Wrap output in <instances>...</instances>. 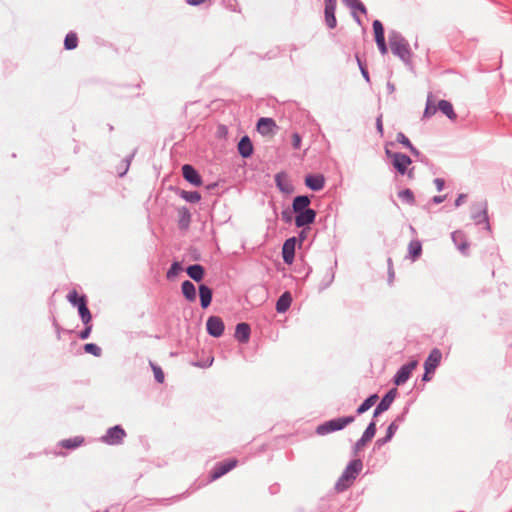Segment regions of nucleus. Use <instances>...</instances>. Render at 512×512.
<instances>
[{
  "label": "nucleus",
  "instance_id": "nucleus-1",
  "mask_svg": "<svg viewBox=\"0 0 512 512\" xmlns=\"http://www.w3.org/2000/svg\"><path fill=\"white\" fill-rule=\"evenodd\" d=\"M389 45L394 55L399 57L406 65L411 64L412 52L408 41L398 31L389 33Z\"/></svg>",
  "mask_w": 512,
  "mask_h": 512
},
{
  "label": "nucleus",
  "instance_id": "nucleus-2",
  "mask_svg": "<svg viewBox=\"0 0 512 512\" xmlns=\"http://www.w3.org/2000/svg\"><path fill=\"white\" fill-rule=\"evenodd\" d=\"M362 468L363 463L361 459L351 460L342 472L341 476L336 481L335 490L338 492H343L348 489L358 474L361 472Z\"/></svg>",
  "mask_w": 512,
  "mask_h": 512
},
{
  "label": "nucleus",
  "instance_id": "nucleus-3",
  "mask_svg": "<svg viewBox=\"0 0 512 512\" xmlns=\"http://www.w3.org/2000/svg\"><path fill=\"white\" fill-rule=\"evenodd\" d=\"M385 154L388 158L392 159L393 167L399 174H407L410 179L414 178V169L412 168L408 170V166L412 163V160L408 155L400 152H392L387 148L385 149Z\"/></svg>",
  "mask_w": 512,
  "mask_h": 512
},
{
  "label": "nucleus",
  "instance_id": "nucleus-4",
  "mask_svg": "<svg viewBox=\"0 0 512 512\" xmlns=\"http://www.w3.org/2000/svg\"><path fill=\"white\" fill-rule=\"evenodd\" d=\"M355 421V416H345V417H339L334 418L329 421H326L322 424H320L316 428V432L319 435H326L335 431L342 430L347 425L353 423Z\"/></svg>",
  "mask_w": 512,
  "mask_h": 512
},
{
  "label": "nucleus",
  "instance_id": "nucleus-5",
  "mask_svg": "<svg viewBox=\"0 0 512 512\" xmlns=\"http://www.w3.org/2000/svg\"><path fill=\"white\" fill-rule=\"evenodd\" d=\"M126 431L121 425L110 427L101 437V441L107 445L115 446L123 443L126 437Z\"/></svg>",
  "mask_w": 512,
  "mask_h": 512
},
{
  "label": "nucleus",
  "instance_id": "nucleus-6",
  "mask_svg": "<svg viewBox=\"0 0 512 512\" xmlns=\"http://www.w3.org/2000/svg\"><path fill=\"white\" fill-rule=\"evenodd\" d=\"M471 217L473 218L477 225L484 223L485 228L487 230H490V224L488 220V208L486 201H482L473 205Z\"/></svg>",
  "mask_w": 512,
  "mask_h": 512
},
{
  "label": "nucleus",
  "instance_id": "nucleus-7",
  "mask_svg": "<svg viewBox=\"0 0 512 512\" xmlns=\"http://www.w3.org/2000/svg\"><path fill=\"white\" fill-rule=\"evenodd\" d=\"M236 465L237 460L235 459H229L223 462L216 463L210 472V480H217L218 478L222 477L223 475L231 471Z\"/></svg>",
  "mask_w": 512,
  "mask_h": 512
},
{
  "label": "nucleus",
  "instance_id": "nucleus-8",
  "mask_svg": "<svg viewBox=\"0 0 512 512\" xmlns=\"http://www.w3.org/2000/svg\"><path fill=\"white\" fill-rule=\"evenodd\" d=\"M417 364L418 362L416 360H412L402 365L393 377L394 384L397 386L404 384L410 378V375L416 368Z\"/></svg>",
  "mask_w": 512,
  "mask_h": 512
},
{
  "label": "nucleus",
  "instance_id": "nucleus-9",
  "mask_svg": "<svg viewBox=\"0 0 512 512\" xmlns=\"http://www.w3.org/2000/svg\"><path fill=\"white\" fill-rule=\"evenodd\" d=\"M376 434V424L374 421H371L366 427L360 439L356 441L353 446V453L357 455L358 452L369 442Z\"/></svg>",
  "mask_w": 512,
  "mask_h": 512
},
{
  "label": "nucleus",
  "instance_id": "nucleus-10",
  "mask_svg": "<svg viewBox=\"0 0 512 512\" xmlns=\"http://www.w3.org/2000/svg\"><path fill=\"white\" fill-rule=\"evenodd\" d=\"M224 329V322L219 316H210L207 319L206 330L210 336L219 338L223 335Z\"/></svg>",
  "mask_w": 512,
  "mask_h": 512
},
{
  "label": "nucleus",
  "instance_id": "nucleus-11",
  "mask_svg": "<svg viewBox=\"0 0 512 512\" xmlns=\"http://www.w3.org/2000/svg\"><path fill=\"white\" fill-rule=\"evenodd\" d=\"M324 4L325 24L329 29H334L337 26V19L335 16L337 0H324Z\"/></svg>",
  "mask_w": 512,
  "mask_h": 512
},
{
  "label": "nucleus",
  "instance_id": "nucleus-12",
  "mask_svg": "<svg viewBox=\"0 0 512 512\" xmlns=\"http://www.w3.org/2000/svg\"><path fill=\"white\" fill-rule=\"evenodd\" d=\"M316 216L317 213L312 208L297 212L295 213V226L297 228L309 226L310 224L314 223Z\"/></svg>",
  "mask_w": 512,
  "mask_h": 512
},
{
  "label": "nucleus",
  "instance_id": "nucleus-13",
  "mask_svg": "<svg viewBox=\"0 0 512 512\" xmlns=\"http://www.w3.org/2000/svg\"><path fill=\"white\" fill-rule=\"evenodd\" d=\"M397 394V389L392 388L390 389L381 399V401L378 403L376 408L374 409L373 417L379 416L381 413L388 410L393 403L395 396Z\"/></svg>",
  "mask_w": 512,
  "mask_h": 512
},
{
  "label": "nucleus",
  "instance_id": "nucleus-14",
  "mask_svg": "<svg viewBox=\"0 0 512 512\" xmlns=\"http://www.w3.org/2000/svg\"><path fill=\"white\" fill-rule=\"evenodd\" d=\"M276 187L284 194H291L294 191V186L291 183L288 175L285 172H279L275 175Z\"/></svg>",
  "mask_w": 512,
  "mask_h": 512
},
{
  "label": "nucleus",
  "instance_id": "nucleus-15",
  "mask_svg": "<svg viewBox=\"0 0 512 512\" xmlns=\"http://www.w3.org/2000/svg\"><path fill=\"white\" fill-rule=\"evenodd\" d=\"M183 178L194 186H200L202 184V178L197 170L190 164L182 166Z\"/></svg>",
  "mask_w": 512,
  "mask_h": 512
},
{
  "label": "nucleus",
  "instance_id": "nucleus-16",
  "mask_svg": "<svg viewBox=\"0 0 512 512\" xmlns=\"http://www.w3.org/2000/svg\"><path fill=\"white\" fill-rule=\"evenodd\" d=\"M451 238H452L453 243L458 248V250L463 255H468L469 242L467 240L465 233L461 230H456V231L452 232Z\"/></svg>",
  "mask_w": 512,
  "mask_h": 512
},
{
  "label": "nucleus",
  "instance_id": "nucleus-17",
  "mask_svg": "<svg viewBox=\"0 0 512 512\" xmlns=\"http://www.w3.org/2000/svg\"><path fill=\"white\" fill-rule=\"evenodd\" d=\"M442 359V352L438 348H434L430 351L427 359L424 363V369L427 372H434L438 367Z\"/></svg>",
  "mask_w": 512,
  "mask_h": 512
},
{
  "label": "nucleus",
  "instance_id": "nucleus-18",
  "mask_svg": "<svg viewBox=\"0 0 512 512\" xmlns=\"http://www.w3.org/2000/svg\"><path fill=\"white\" fill-rule=\"evenodd\" d=\"M305 185L312 191H320L325 186L323 174H308L305 177Z\"/></svg>",
  "mask_w": 512,
  "mask_h": 512
},
{
  "label": "nucleus",
  "instance_id": "nucleus-19",
  "mask_svg": "<svg viewBox=\"0 0 512 512\" xmlns=\"http://www.w3.org/2000/svg\"><path fill=\"white\" fill-rule=\"evenodd\" d=\"M296 238H288L282 247V257L286 264H291L295 256Z\"/></svg>",
  "mask_w": 512,
  "mask_h": 512
},
{
  "label": "nucleus",
  "instance_id": "nucleus-20",
  "mask_svg": "<svg viewBox=\"0 0 512 512\" xmlns=\"http://www.w3.org/2000/svg\"><path fill=\"white\" fill-rule=\"evenodd\" d=\"M250 335L251 328L248 323L241 322L236 325L234 336L237 339V341H239L240 343H247L250 339Z\"/></svg>",
  "mask_w": 512,
  "mask_h": 512
},
{
  "label": "nucleus",
  "instance_id": "nucleus-21",
  "mask_svg": "<svg viewBox=\"0 0 512 512\" xmlns=\"http://www.w3.org/2000/svg\"><path fill=\"white\" fill-rule=\"evenodd\" d=\"M276 127V122L272 118L261 117L257 122V130L262 135L272 133Z\"/></svg>",
  "mask_w": 512,
  "mask_h": 512
},
{
  "label": "nucleus",
  "instance_id": "nucleus-22",
  "mask_svg": "<svg viewBox=\"0 0 512 512\" xmlns=\"http://www.w3.org/2000/svg\"><path fill=\"white\" fill-rule=\"evenodd\" d=\"M199 297H200V305L203 309H206L210 306L213 297V291L210 287L205 284H200L198 287Z\"/></svg>",
  "mask_w": 512,
  "mask_h": 512
},
{
  "label": "nucleus",
  "instance_id": "nucleus-23",
  "mask_svg": "<svg viewBox=\"0 0 512 512\" xmlns=\"http://www.w3.org/2000/svg\"><path fill=\"white\" fill-rule=\"evenodd\" d=\"M237 148L243 158H249L253 154V144L247 135L240 139Z\"/></svg>",
  "mask_w": 512,
  "mask_h": 512
},
{
  "label": "nucleus",
  "instance_id": "nucleus-24",
  "mask_svg": "<svg viewBox=\"0 0 512 512\" xmlns=\"http://www.w3.org/2000/svg\"><path fill=\"white\" fill-rule=\"evenodd\" d=\"M346 5L352 10V16L355 19V21L361 25V19L356 14V11H359L363 14L367 13L365 5L360 0H344Z\"/></svg>",
  "mask_w": 512,
  "mask_h": 512
},
{
  "label": "nucleus",
  "instance_id": "nucleus-25",
  "mask_svg": "<svg viewBox=\"0 0 512 512\" xmlns=\"http://www.w3.org/2000/svg\"><path fill=\"white\" fill-rule=\"evenodd\" d=\"M310 203H311V200H310L309 196H307V195L296 196L292 202L293 212L297 213V212H301L303 210L310 208L309 207Z\"/></svg>",
  "mask_w": 512,
  "mask_h": 512
},
{
  "label": "nucleus",
  "instance_id": "nucleus-26",
  "mask_svg": "<svg viewBox=\"0 0 512 512\" xmlns=\"http://www.w3.org/2000/svg\"><path fill=\"white\" fill-rule=\"evenodd\" d=\"M292 296L290 292L286 291L278 298L276 302V311L278 313H285L291 306Z\"/></svg>",
  "mask_w": 512,
  "mask_h": 512
},
{
  "label": "nucleus",
  "instance_id": "nucleus-27",
  "mask_svg": "<svg viewBox=\"0 0 512 512\" xmlns=\"http://www.w3.org/2000/svg\"><path fill=\"white\" fill-rule=\"evenodd\" d=\"M187 275L193 279L195 282L202 281L205 270L204 267L200 264H193L186 268Z\"/></svg>",
  "mask_w": 512,
  "mask_h": 512
},
{
  "label": "nucleus",
  "instance_id": "nucleus-28",
  "mask_svg": "<svg viewBox=\"0 0 512 512\" xmlns=\"http://www.w3.org/2000/svg\"><path fill=\"white\" fill-rule=\"evenodd\" d=\"M181 290L185 299L189 302H193L196 300V288L195 285L189 281L185 280L181 284Z\"/></svg>",
  "mask_w": 512,
  "mask_h": 512
},
{
  "label": "nucleus",
  "instance_id": "nucleus-29",
  "mask_svg": "<svg viewBox=\"0 0 512 512\" xmlns=\"http://www.w3.org/2000/svg\"><path fill=\"white\" fill-rule=\"evenodd\" d=\"M178 226L181 230H187L191 222V213L187 207L178 210Z\"/></svg>",
  "mask_w": 512,
  "mask_h": 512
},
{
  "label": "nucleus",
  "instance_id": "nucleus-30",
  "mask_svg": "<svg viewBox=\"0 0 512 512\" xmlns=\"http://www.w3.org/2000/svg\"><path fill=\"white\" fill-rule=\"evenodd\" d=\"M438 110H440L448 119L454 121L457 118V114L454 111L453 105L447 100H440L438 102Z\"/></svg>",
  "mask_w": 512,
  "mask_h": 512
},
{
  "label": "nucleus",
  "instance_id": "nucleus-31",
  "mask_svg": "<svg viewBox=\"0 0 512 512\" xmlns=\"http://www.w3.org/2000/svg\"><path fill=\"white\" fill-rule=\"evenodd\" d=\"M377 399H378V395L377 394L370 395L368 398H366L362 402V404H360V406L356 410V413L358 415H361V414L365 413L366 411H368L376 403Z\"/></svg>",
  "mask_w": 512,
  "mask_h": 512
},
{
  "label": "nucleus",
  "instance_id": "nucleus-32",
  "mask_svg": "<svg viewBox=\"0 0 512 512\" xmlns=\"http://www.w3.org/2000/svg\"><path fill=\"white\" fill-rule=\"evenodd\" d=\"M409 256L415 260L422 253V244L418 240H412L408 245Z\"/></svg>",
  "mask_w": 512,
  "mask_h": 512
},
{
  "label": "nucleus",
  "instance_id": "nucleus-33",
  "mask_svg": "<svg viewBox=\"0 0 512 512\" xmlns=\"http://www.w3.org/2000/svg\"><path fill=\"white\" fill-rule=\"evenodd\" d=\"M84 442V438L80 436H76L69 439H64L61 441V446L67 449H74L82 445Z\"/></svg>",
  "mask_w": 512,
  "mask_h": 512
},
{
  "label": "nucleus",
  "instance_id": "nucleus-34",
  "mask_svg": "<svg viewBox=\"0 0 512 512\" xmlns=\"http://www.w3.org/2000/svg\"><path fill=\"white\" fill-rule=\"evenodd\" d=\"M78 46V37L74 32H69L66 34L64 39V47L66 50H73Z\"/></svg>",
  "mask_w": 512,
  "mask_h": 512
},
{
  "label": "nucleus",
  "instance_id": "nucleus-35",
  "mask_svg": "<svg viewBox=\"0 0 512 512\" xmlns=\"http://www.w3.org/2000/svg\"><path fill=\"white\" fill-rule=\"evenodd\" d=\"M398 197L400 198L401 201H403L409 205L415 204L414 193L411 189L406 188L404 190L399 191Z\"/></svg>",
  "mask_w": 512,
  "mask_h": 512
},
{
  "label": "nucleus",
  "instance_id": "nucleus-36",
  "mask_svg": "<svg viewBox=\"0 0 512 512\" xmlns=\"http://www.w3.org/2000/svg\"><path fill=\"white\" fill-rule=\"evenodd\" d=\"M181 198L189 203H197L201 199V195L197 191H185L182 190L180 193Z\"/></svg>",
  "mask_w": 512,
  "mask_h": 512
},
{
  "label": "nucleus",
  "instance_id": "nucleus-37",
  "mask_svg": "<svg viewBox=\"0 0 512 512\" xmlns=\"http://www.w3.org/2000/svg\"><path fill=\"white\" fill-rule=\"evenodd\" d=\"M78 313L83 324L91 323L92 315L87 305H81V308L78 309Z\"/></svg>",
  "mask_w": 512,
  "mask_h": 512
},
{
  "label": "nucleus",
  "instance_id": "nucleus-38",
  "mask_svg": "<svg viewBox=\"0 0 512 512\" xmlns=\"http://www.w3.org/2000/svg\"><path fill=\"white\" fill-rule=\"evenodd\" d=\"M438 110V105L436 106L431 100L430 97L427 99L426 107L423 113L424 118L432 117L436 111Z\"/></svg>",
  "mask_w": 512,
  "mask_h": 512
},
{
  "label": "nucleus",
  "instance_id": "nucleus-39",
  "mask_svg": "<svg viewBox=\"0 0 512 512\" xmlns=\"http://www.w3.org/2000/svg\"><path fill=\"white\" fill-rule=\"evenodd\" d=\"M84 351L93 356L99 357L102 354V349L95 343H87L84 345Z\"/></svg>",
  "mask_w": 512,
  "mask_h": 512
},
{
  "label": "nucleus",
  "instance_id": "nucleus-40",
  "mask_svg": "<svg viewBox=\"0 0 512 512\" xmlns=\"http://www.w3.org/2000/svg\"><path fill=\"white\" fill-rule=\"evenodd\" d=\"M150 366L154 373V378L158 383L164 382V372L162 368L156 364H154L152 361H150Z\"/></svg>",
  "mask_w": 512,
  "mask_h": 512
},
{
  "label": "nucleus",
  "instance_id": "nucleus-41",
  "mask_svg": "<svg viewBox=\"0 0 512 512\" xmlns=\"http://www.w3.org/2000/svg\"><path fill=\"white\" fill-rule=\"evenodd\" d=\"M181 270H182L181 264L179 262L175 261L171 264L169 270L167 271L166 276L168 279H172L175 276H177Z\"/></svg>",
  "mask_w": 512,
  "mask_h": 512
},
{
  "label": "nucleus",
  "instance_id": "nucleus-42",
  "mask_svg": "<svg viewBox=\"0 0 512 512\" xmlns=\"http://www.w3.org/2000/svg\"><path fill=\"white\" fill-rule=\"evenodd\" d=\"M372 26H373L375 38L385 37L384 27H383L381 21L374 20Z\"/></svg>",
  "mask_w": 512,
  "mask_h": 512
},
{
  "label": "nucleus",
  "instance_id": "nucleus-43",
  "mask_svg": "<svg viewBox=\"0 0 512 512\" xmlns=\"http://www.w3.org/2000/svg\"><path fill=\"white\" fill-rule=\"evenodd\" d=\"M396 141L408 149L413 145L409 138L403 132L397 133Z\"/></svg>",
  "mask_w": 512,
  "mask_h": 512
},
{
  "label": "nucleus",
  "instance_id": "nucleus-44",
  "mask_svg": "<svg viewBox=\"0 0 512 512\" xmlns=\"http://www.w3.org/2000/svg\"><path fill=\"white\" fill-rule=\"evenodd\" d=\"M375 42L377 44L379 52L382 55L387 54L388 48H387V45H386L385 37L375 38Z\"/></svg>",
  "mask_w": 512,
  "mask_h": 512
},
{
  "label": "nucleus",
  "instance_id": "nucleus-45",
  "mask_svg": "<svg viewBox=\"0 0 512 512\" xmlns=\"http://www.w3.org/2000/svg\"><path fill=\"white\" fill-rule=\"evenodd\" d=\"M356 59L363 78L366 80V82H370L369 72L365 64L361 61V59L358 56H356Z\"/></svg>",
  "mask_w": 512,
  "mask_h": 512
},
{
  "label": "nucleus",
  "instance_id": "nucleus-46",
  "mask_svg": "<svg viewBox=\"0 0 512 512\" xmlns=\"http://www.w3.org/2000/svg\"><path fill=\"white\" fill-rule=\"evenodd\" d=\"M291 140H292V142H291L292 147L295 150H298L301 148L302 138L299 133H297V132L293 133L291 136Z\"/></svg>",
  "mask_w": 512,
  "mask_h": 512
},
{
  "label": "nucleus",
  "instance_id": "nucleus-47",
  "mask_svg": "<svg viewBox=\"0 0 512 512\" xmlns=\"http://www.w3.org/2000/svg\"><path fill=\"white\" fill-rule=\"evenodd\" d=\"M84 329L79 333V338L82 339V340H85L87 338H89L90 334H91V331H92V324L91 323H88V324H84Z\"/></svg>",
  "mask_w": 512,
  "mask_h": 512
},
{
  "label": "nucleus",
  "instance_id": "nucleus-48",
  "mask_svg": "<svg viewBox=\"0 0 512 512\" xmlns=\"http://www.w3.org/2000/svg\"><path fill=\"white\" fill-rule=\"evenodd\" d=\"M293 209L290 210V209H284L282 212H281V218L282 220L285 222V223H291L292 219H293Z\"/></svg>",
  "mask_w": 512,
  "mask_h": 512
},
{
  "label": "nucleus",
  "instance_id": "nucleus-49",
  "mask_svg": "<svg viewBox=\"0 0 512 512\" xmlns=\"http://www.w3.org/2000/svg\"><path fill=\"white\" fill-rule=\"evenodd\" d=\"M398 428L399 426L396 422H391L387 428L386 436L392 439L395 433L397 432Z\"/></svg>",
  "mask_w": 512,
  "mask_h": 512
},
{
  "label": "nucleus",
  "instance_id": "nucleus-50",
  "mask_svg": "<svg viewBox=\"0 0 512 512\" xmlns=\"http://www.w3.org/2000/svg\"><path fill=\"white\" fill-rule=\"evenodd\" d=\"M226 7L234 12H240V7L237 0H227Z\"/></svg>",
  "mask_w": 512,
  "mask_h": 512
},
{
  "label": "nucleus",
  "instance_id": "nucleus-51",
  "mask_svg": "<svg viewBox=\"0 0 512 512\" xmlns=\"http://www.w3.org/2000/svg\"><path fill=\"white\" fill-rule=\"evenodd\" d=\"M408 413V408H405L392 422H396L398 426L405 421L406 415Z\"/></svg>",
  "mask_w": 512,
  "mask_h": 512
},
{
  "label": "nucleus",
  "instance_id": "nucleus-52",
  "mask_svg": "<svg viewBox=\"0 0 512 512\" xmlns=\"http://www.w3.org/2000/svg\"><path fill=\"white\" fill-rule=\"evenodd\" d=\"M79 295L76 290H72L67 294V300L71 303V305H74L77 299H79Z\"/></svg>",
  "mask_w": 512,
  "mask_h": 512
},
{
  "label": "nucleus",
  "instance_id": "nucleus-53",
  "mask_svg": "<svg viewBox=\"0 0 512 512\" xmlns=\"http://www.w3.org/2000/svg\"><path fill=\"white\" fill-rule=\"evenodd\" d=\"M434 184L436 186L437 191L440 192V191H442L444 189L445 181L442 178H435L434 179Z\"/></svg>",
  "mask_w": 512,
  "mask_h": 512
},
{
  "label": "nucleus",
  "instance_id": "nucleus-54",
  "mask_svg": "<svg viewBox=\"0 0 512 512\" xmlns=\"http://www.w3.org/2000/svg\"><path fill=\"white\" fill-rule=\"evenodd\" d=\"M391 439L388 437V436H384L382 438H378L375 442V446H377L378 448L382 447L383 445H385L386 443H388Z\"/></svg>",
  "mask_w": 512,
  "mask_h": 512
},
{
  "label": "nucleus",
  "instance_id": "nucleus-55",
  "mask_svg": "<svg viewBox=\"0 0 512 512\" xmlns=\"http://www.w3.org/2000/svg\"><path fill=\"white\" fill-rule=\"evenodd\" d=\"M83 304L87 305V297H86V295H81L79 297V299H77V301L75 302V304L73 306H76L77 309H79V308H81V305H83Z\"/></svg>",
  "mask_w": 512,
  "mask_h": 512
},
{
  "label": "nucleus",
  "instance_id": "nucleus-56",
  "mask_svg": "<svg viewBox=\"0 0 512 512\" xmlns=\"http://www.w3.org/2000/svg\"><path fill=\"white\" fill-rule=\"evenodd\" d=\"M376 128L377 131L383 135V123H382V116L377 117L376 119Z\"/></svg>",
  "mask_w": 512,
  "mask_h": 512
},
{
  "label": "nucleus",
  "instance_id": "nucleus-57",
  "mask_svg": "<svg viewBox=\"0 0 512 512\" xmlns=\"http://www.w3.org/2000/svg\"><path fill=\"white\" fill-rule=\"evenodd\" d=\"M388 264H389V282L392 283L393 278H394V270H393V267H392V260H391V258L388 259Z\"/></svg>",
  "mask_w": 512,
  "mask_h": 512
},
{
  "label": "nucleus",
  "instance_id": "nucleus-58",
  "mask_svg": "<svg viewBox=\"0 0 512 512\" xmlns=\"http://www.w3.org/2000/svg\"><path fill=\"white\" fill-rule=\"evenodd\" d=\"M465 198H466L465 194H459L455 200V206L459 207L464 202Z\"/></svg>",
  "mask_w": 512,
  "mask_h": 512
},
{
  "label": "nucleus",
  "instance_id": "nucleus-59",
  "mask_svg": "<svg viewBox=\"0 0 512 512\" xmlns=\"http://www.w3.org/2000/svg\"><path fill=\"white\" fill-rule=\"evenodd\" d=\"M53 325H54L55 330H56L57 339L60 340L61 339L62 328L60 327V325L57 323L56 320H54Z\"/></svg>",
  "mask_w": 512,
  "mask_h": 512
},
{
  "label": "nucleus",
  "instance_id": "nucleus-60",
  "mask_svg": "<svg viewBox=\"0 0 512 512\" xmlns=\"http://www.w3.org/2000/svg\"><path fill=\"white\" fill-rule=\"evenodd\" d=\"M445 198H446L445 195L434 196L432 198V202L435 203V204H440V203H442L445 200Z\"/></svg>",
  "mask_w": 512,
  "mask_h": 512
},
{
  "label": "nucleus",
  "instance_id": "nucleus-61",
  "mask_svg": "<svg viewBox=\"0 0 512 512\" xmlns=\"http://www.w3.org/2000/svg\"><path fill=\"white\" fill-rule=\"evenodd\" d=\"M207 0H186V3L191 6H198L200 4L205 3Z\"/></svg>",
  "mask_w": 512,
  "mask_h": 512
},
{
  "label": "nucleus",
  "instance_id": "nucleus-62",
  "mask_svg": "<svg viewBox=\"0 0 512 512\" xmlns=\"http://www.w3.org/2000/svg\"><path fill=\"white\" fill-rule=\"evenodd\" d=\"M133 156H134V154H131L130 156H128V157L125 159V161H126V168H125V170H124L122 173H120V174H119L120 176H123V175L127 172L128 167H129V165H130V161H131V159L133 158Z\"/></svg>",
  "mask_w": 512,
  "mask_h": 512
},
{
  "label": "nucleus",
  "instance_id": "nucleus-63",
  "mask_svg": "<svg viewBox=\"0 0 512 512\" xmlns=\"http://www.w3.org/2000/svg\"><path fill=\"white\" fill-rule=\"evenodd\" d=\"M409 150L415 157H419L421 155V152L414 145H412Z\"/></svg>",
  "mask_w": 512,
  "mask_h": 512
},
{
  "label": "nucleus",
  "instance_id": "nucleus-64",
  "mask_svg": "<svg viewBox=\"0 0 512 512\" xmlns=\"http://www.w3.org/2000/svg\"><path fill=\"white\" fill-rule=\"evenodd\" d=\"M387 89L390 93H393L395 91V86L391 82L387 83Z\"/></svg>",
  "mask_w": 512,
  "mask_h": 512
}]
</instances>
